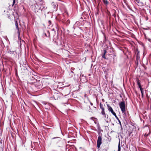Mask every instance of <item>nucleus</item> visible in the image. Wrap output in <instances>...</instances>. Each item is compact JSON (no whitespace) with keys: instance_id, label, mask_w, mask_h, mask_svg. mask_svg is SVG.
<instances>
[{"instance_id":"obj_1","label":"nucleus","mask_w":151,"mask_h":151,"mask_svg":"<svg viewBox=\"0 0 151 151\" xmlns=\"http://www.w3.org/2000/svg\"><path fill=\"white\" fill-rule=\"evenodd\" d=\"M119 105L122 113L125 114L126 112V109L125 102L122 101L119 103Z\"/></svg>"},{"instance_id":"obj_2","label":"nucleus","mask_w":151,"mask_h":151,"mask_svg":"<svg viewBox=\"0 0 151 151\" xmlns=\"http://www.w3.org/2000/svg\"><path fill=\"white\" fill-rule=\"evenodd\" d=\"M32 8L33 10H34L35 12H38L39 10H42V7H40L38 4L36 3L33 5H32Z\"/></svg>"},{"instance_id":"obj_3","label":"nucleus","mask_w":151,"mask_h":151,"mask_svg":"<svg viewBox=\"0 0 151 151\" xmlns=\"http://www.w3.org/2000/svg\"><path fill=\"white\" fill-rule=\"evenodd\" d=\"M62 96V93L60 92H55L53 95V97L55 100H58Z\"/></svg>"},{"instance_id":"obj_4","label":"nucleus","mask_w":151,"mask_h":151,"mask_svg":"<svg viewBox=\"0 0 151 151\" xmlns=\"http://www.w3.org/2000/svg\"><path fill=\"white\" fill-rule=\"evenodd\" d=\"M109 145L108 143L103 144L101 147L102 151H107L109 148Z\"/></svg>"},{"instance_id":"obj_5","label":"nucleus","mask_w":151,"mask_h":151,"mask_svg":"<svg viewBox=\"0 0 151 151\" xmlns=\"http://www.w3.org/2000/svg\"><path fill=\"white\" fill-rule=\"evenodd\" d=\"M58 5L56 2H52L51 4V8L53 11H56L58 9Z\"/></svg>"},{"instance_id":"obj_6","label":"nucleus","mask_w":151,"mask_h":151,"mask_svg":"<svg viewBox=\"0 0 151 151\" xmlns=\"http://www.w3.org/2000/svg\"><path fill=\"white\" fill-rule=\"evenodd\" d=\"M53 139H54L53 142L55 144H59L61 141V139L59 137H54Z\"/></svg>"},{"instance_id":"obj_7","label":"nucleus","mask_w":151,"mask_h":151,"mask_svg":"<svg viewBox=\"0 0 151 151\" xmlns=\"http://www.w3.org/2000/svg\"><path fill=\"white\" fill-rule=\"evenodd\" d=\"M134 52H135V54H136V63L137 64L140 58V56L139 55V51L137 49H136Z\"/></svg>"},{"instance_id":"obj_8","label":"nucleus","mask_w":151,"mask_h":151,"mask_svg":"<svg viewBox=\"0 0 151 151\" xmlns=\"http://www.w3.org/2000/svg\"><path fill=\"white\" fill-rule=\"evenodd\" d=\"M97 143V147L99 149L100 147V146L102 143V138L101 136H99L98 137Z\"/></svg>"},{"instance_id":"obj_9","label":"nucleus","mask_w":151,"mask_h":151,"mask_svg":"<svg viewBox=\"0 0 151 151\" xmlns=\"http://www.w3.org/2000/svg\"><path fill=\"white\" fill-rule=\"evenodd\" d=\"M107 109L108 110L111 112V113L113 115L116 113L114 111L112 108L110 106L109 104H107Z\"/></svg>"},{"instance_id":"obj_10","label":"nucleus","mask_w":151,"mask_h":151,"mask_svg":"<svg viewBox=\"0 0 151 151\" xmlns=\"http://www.w3.org/2000/svg\"><path fill=\"white\" fill-rule=\"evenodd\" d=\"M35 1L37 4H38L40 7H41L43 3V1L42 0H36Z\"/></svg>"},{"instance_id":"obj_11","label":"nucleus","mask_w":151,"mask_h":151,"mask_svg":"<svg viewBox=\"0 0 151 151\" xmlns=\"http://www.w3.org/2000/svg\"><path fill=\"white\" fill-rule=\"evenodd\" d=\"M30 79L31 81V83H33L37 82V80L33 76H31L30 77Z\"/></svg>"},{"instance_id":"obj_12","label":"nucleus","mask_w":151,"mask_h":151,"mask_svg":"<svg viewBox=\"0 0 151 151\" xmlns=\"http://www.w3.org/2000/svg\"><path fill=\"white\" fill-rule=\"evenodd\" d=\"M15 24L16 27V28L18 30L17 32L18 34V35L19 36L20 35V32L19 30V28L18 27V23L17 21H15Z\"/></svg>"},{"instance_id":"obj_13","label":"nucleus","mask_w":151,"mask_h":151,"mask_svg":"<svg viewBox=\"0 0 151 151\" xmlns=\"http://www.w3.org/2000/svg\"><path fill=\"white\" fill-rule=\"evenodd\" d=\"M101 109V114L103 115L104 116V117H106V114H105V109L104 108H103V109Z\"/></svg>"},{"instance_id":"obj_14","label":"nucleus","mask_w":151,"mask_h":151,"mask_svg":"<svg viewBox=\"0 0 151 151\" xmlns=\"http://www.w3.org/2000/svg\"><path fill=\"white\" fill-rule=\"evenodd\" d=\"M107 52V51L105 50H104V52L103 55H102V57L104 59H106V58L105 57L106 53Z\"/></svg>"},{"instance_id":"obj_15","label":"nucleus","mask_w":151,"mask_h":151,"mask_svg":"<svg viewBox=\"0 0 151 151\" xmlns=\"http://www.w3.org/2000/svg\"><path fill=\"white\" fill-rule=\"evenodd\" d=\"M103 1L104 4L106 6L109 4V3L107 0H103Z\"/></svg>"},{"instance_id":"obj_16","label":"nucleus","mask_w":151,"mask_h":151,"mask_svg":"<svg viewBox=\"0 0 151 151\" xmlns=\"http://www.w3.org/2000/svg\"><path fill=\"white\" fill-rule=\"evenodd\" d=\"M150 133V131L149 130V133L148 134H147L146 133L144 135V137L146 138H147L148 136H149V134Z\"/></svg>"},{"instance_id":"obj_17","label":"nucleus","mask_w":151,"mask_h":151,"mask_svg":"<svg viewBox=\"0 0 151 151\" xmlns=\"http://www.w3.org/2000/svg\"><path fill=\"white\" fill-rule=\"evenodd\" d=\"M99 106H100V107L101 109L104 108L103 106V104H101V103H100Z\"/></svg>"},{"instance_id":"obj_18","label":"nucleus","mask_w":151,"mask_h":151,"mask_svg":"<svg viewBox=\"0 0 151 151\" xmlns=\"http://www.w3.org/2000/svg\"><path fill=\"white\" fill-rule=\"evenodd\" d=\"M70 23V21L69 20H68L66 22L65 24L67 26H68Z\"/></svg>"},{"instance_id":"obj_19","label":"nucleus","mask_w":151,"mask_h":151,"mask_svg":"<svg viewBox=\"0 0 151 151\" xmlns=\"http://www.w3.org/2000/svg\"><path fill=\"white\" fill-rule=\"evenodd\" d=\"M104 42H105L107 40V39L106 38V36L105 35V34L104 35Z\"/></svg>"},{"instance_id":"obj_20","label":"nucleus","mask_w":151,"mask_h":151,"mask_svg":"<svg viewBox=\"0 0 151 151\" xmlns=\"http://www.w3.org/2000/svg\"><path fill=\"white\" fill-rule=\"evenodd\" d=\"M137 84L138 85H141V84H140V81H141L140 80H139L138 79H137Z\"/></svg>"},{"instance_id":"obj_21","label":"nucleus","mask_w":151,"mask_h":151,"mask_svg":"<svg viewBox=\"0 0 151 151\" xmlns=\"http://www.w3.org/2000/svg\"><path fill=\"white\" fill-rule=\"evenodd\" d=\"M120 150H121V147H120V142H119V143L118 145V151H120Z\"/></svg>"},{"instance_id":"obj_22","label":"nucleus","mask_w":151,"mask_h":151,"mask_svg":"<svg viewBox=\"0 0 151 151\" xmlns=\"http://www.w3.org/2000/svg\"><path fill=\"white\" fill-rule=\"evenodd\" d=\"M138 86L139 88H140L141 92H142V90H143V89L142 88L141 85H139Z\"/></svg>"},{"instance_id":"obj_23","label":"nucleus","mask_w":151,"mask_h":151,"mask_svg":"<svg viewBox=\"0 0 151 151\" xmlns=\"http://www.w3.org/2000/svg\"><path fill=\"white\" fill-rule=\"evenodd\" d=\"M113 115L115 116V118L118 120V121H119V118H118V117L116 116V113L114 114Z\"/></svg>"},{"instance_id":"obj_24","label":"nucleus","mask_w":151,"mask_h":151,"mask_svg":"<svg viewBox=\"0 0 151 151\" xmlns=\"http://www.w3.org/2000/svg\"><path fill=\"white\" fill-rule=\"evenodd\" d=\"M118 122H119V124L120 125L121 129H122V125L121 123V121H120V120H119V121H118Z\"/></svg>"},{"instance_id":"obj_25","label":"nucleus","mask_w":151,"mask_h":151,"mask_svg":"<svg viewBox=\"0 0 151 151\" xmlns=\"http://www.w3.org/2000/svg\"><path fill=\"white\" fill-rule=\"evenodd\" d=\"M13 0V4L12 5V6H14V4H15L16 0Z\"/></svg>"},{"instance_id":"obj_26","label":"nucleus","mask_w":151,"mask_h":151,"mask_svg":"<svg viewBox=\"0 0 151 151\" xmlns=\"http://www.w3.org/2000/svg\"><path fill=\"white\" fill-rule=\"evenodd\" d=\"M47 33L48 34V37H50V32L49 31H47Z\"/></svg>"},{"instance_id":"obj_27","label":"nucleus","mask_w":151,"mask_h":151,"mask_svg":"<svg viewBox=\"0 0 151 151\" xmlns=\"http://www.w3.org/2000/svg\"><path fill=\"white\" fill-rule=\"evenodd\" d=\"M48 23L49 25H51V21L50 20H49L48 21Z\"/></svg>"},{"instance_id":"obj_28","label":"nucleus","mask_w":151,"mask_h":151,"mask_svg":"<svg viewBox=\"0 0 151 151\" xmlns=\"http://www.w3.org/2000/svg\"><path fill=\"white\" fill-rule=\"evenodd\" d=\"M112 16L114 17L115 18H116V14H114L113 15H112Z\"/></svg>"},{"instance_id":"obj_29","label":"nucleus","mask_w":151,"mask_h":151,"mask_svg":"<svg viewBox=\"0 0 151 151\" xmlns=\"http://www.w3.org/2000/svg\"><path fill=\"white\" fill-rule=\"evenodd\" d=\"M143 90H142V92H141V93H142V96L143 97Z\"/></svg>"},{"instance_id":"obj_30","label":"nucleus","mask_w":151,"mask_h":151,"mask_svg":"<svg viewBox=\"0 0 151 151\" xmlns=\"http://www.w3.org/2000/svg\"><path fill=\"white\" fill-rule=\"evenodd\" d=\"M136 2H137V3H139V0H135Z\"/></svg>"},{"instance_id":"obj_31","label":"nucleus","mask_w":151,"mask_h":151,"mask_svg":"<svg viewBox=\"0 0 151 151\" xmlns=\"http://www.w3.org/2000/svg\"><path fill=\"white\" fill-rule=\"evenodd\" d=\"M148 40L149 42H151V39H150V38H148Z\"/></svg>"},{"instance_id":"obj_32","label":"nucleus","mask_w":151,"mask_h":151,"mask_svg":"<svg viewBox=\"0 0 151 151\" xmlns=\"http://www.w3.org/2000/svg\"><path fill=\"white\" fill-rule=\"evenodd\" d=\"M44 35H45L46 37H47V36L46 35V33H44Z\"/></svg>"},{"instance_id":"obj_33","label":"nucleus","mask_w":151,"mask_h":151,"mask_svg":"<svg viewBox=\"0 0 151 151\" xmlns=\"http://www.w3.org/2000/svg\"><path fill=\"white\" fill-rule=\"evenodd\" d=\"M90 104L91 106L93 105V104L92 102H90Z\"/></svg>"},{"instance_id":"obj_34","label":"nucleus","mask_w":151,"mask_h":151,"mask_svg":"<svg viewBox=\"0 0 151 151\" xmlns=\"http://www.w3.org/2000/svg\"><path fill=\"white\" fill-rule=\"evenodd\" d=\"M39 88H40V87H41L42 86L40 85H39Z\"/></svg>"}]
</instances>
